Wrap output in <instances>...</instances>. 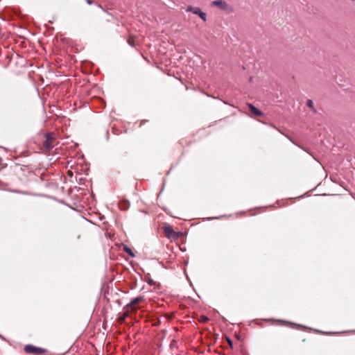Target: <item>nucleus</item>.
<instances>
[{
	"label": "nucleus",
	"mask_w": 355,
	"mask_h": 355,
	"mask_svg": "<svg viewBox=\"0 0 355 355\" xmlns=\"http://www.w3.org/2000/svg\"><path fill=\"white\" fill-rule=\"evenodd\" d=\"M162 229L167 238L174 240L178 238V233L173 230L171 225L164 224Z\"/></svg>",
	"instance_id": "4"
},
{
	"label": "nucleus",
	"mask_w": 355,
	"mask_h": 355,
	"mask_svg": "<svg viewBox=\"0 0 355 355\" xmlns=\"http://www.w3.org/2000/svg\"><path fill=\"white\" fill-rule=\"evenodd\" d=\"M212 6L219 7L222 10H227L228 8V5L227 3L223 0H216L212 1L211 3Z\"/></svg>",
	"instance_id": "6"
},
{
	"label": "nucleus",
	"mask_w": 355,
	"mask_h": 355,
	"mask_svg": "<svg viewBox=\"0 0 355 355\" xmlns=\"http://www.w3.org/2000/svg\"><path fill=\"white\" fill-rule=\"evenodd\" d=\"M306 105H307V106H309L311 108H313V103L311 100H308Z\"/></svg>",
	"instance_id": "13"
},
{
	"label": "nucleus",
	"mask_w": 355,
	"mask_h": 355,
	"mask_svg": "<svg viewBox=\"0 0 355 355\" xmlns=\"http://www.w3.org/2000/svg\"><path fill=\"white\" fill-rule=\"evenodd\" d=\"M226 341H227V343L228 345L230 346V347L231 349H233V347H234V344H233L232 340L230 338H227H227H226Z\"/></svg>",
	"instance_id": "12"
},
{
	"label": "nucleus",
	"mask_w": 355,
	"mask_h": 355,
	"mask_svg": "<svg viewBox=\"0 0 355 355\" xmlns=\"http://www.w3.org/2000/svg\"><path fill=\"white\" fill-rule=\"evenodd\" d=\"M87 3H89V4H92V3L90 0H87Z\"/></svg>",
	"instance_id": "15"
},
{
	"label": "nucleus",
	"mask_w": 355,
	"mask_h": 355,
	"mask_svg": "<svg viewBox=\"0 0 355 355\" xmlns=\"http://www.w3.org/2000/svg\"><path fill=\"white\" fill-rule=\"evenodd\" d=\"M209 320V319L208 318L207 316L206 315H200L199 318H198V322L202 323V324H205L207 323L208 321Z\"/></svg>",
	"instance_id": "11"
},
{
	"label": "nucleus",
	"mask_w": 355,
	"mask_h": 355,
	"mask_svg": "<svg viewBox=\"0 0 355 355\" xmlns=\"http://www.w3.org/2000/svg\"><path fill=\"white\" fill-rule=\"evenodd\" d=\"M119 206L121 210H127L130 206V203L127 200H122L119 202Z\"/></svg>",
	"instance_id": "8"
},
{
	"label": "nucleus",
	"mask_w": 355,
	"mask_h": 355,
	"mask_svg": "<svg viewBox=\"0 0 355 355\" xmlns=\"http://www.w3.org/2000/svg\"><path fill=\"white\" fill-rule=\"evenodd\" d=\"M187 11L191 12L193 14L198 15L204 21H206V17H207L206 13L202 12L199 8L189 6L187 8Z\"/></svg>",
	"instance_id": "5"
},
{
	"label": "nucleus",
	"mask_w": 355,
	"mask_h": 355,
	"mask_svg": "<svg viewBox=\"0 0 355 355\" xmlns=\"http://www.w3.org/2000/svg\"><path fill=\"white\" fill-rule=\"evenodd\" d=\"M159 284H157V285H156L157 290L159 288Z\"/></svg>",
	"instance_id": "16"
},
{
	"label": "nucleus",
	"mask_w": 355,
	"mask_h": 355,
	"mask_svg": "<svg viewBox=\"0 0 355 355\" xmlns=\"http://www.w3.org/2000/svg\"><path fill=\"white\" fill-rule=\"evenodd\" d=\"M24 349V352L27 354H37V355L42 354L47 352V350L46 349L37 347L33 345H25Z\"/></svg>",
	"instance_id": "3"
},
{
	"label": "nucleus",
	"mask_w": 355,
	"mask_h": 355,
	"mask_svg": "<svg viewBox=\"0 0 355 355\" xmlns=\"http://www.w3.org/2000/svg\"><path fill=\"white\" fill-rule=\"evenodd\" d=\"M68 173H69V175H71L72 174V173L71 171H69Z\"/></svg>",
	"instance_id": "18"
},
{
	"label": "nucleus",
	"mask_w": 355,
	"mask_h": 355,
	"mask_svg": "<svg viewBox=\"0 0 355 355\" xmlns=\"http://www.w3.org/2000/svg\"><path fill=\"white\" fill-rule=\"evenodd\" d=\"M139 301L140 298H136L123 308V313H121L118 318L119 323L122 324L128 317L132 318V313L137 311V308L136 305Z\"/></svg>",
	"instance_id": "1"
},
{
	"label": "nucleus",
	"mask_w": 355,
	"mask_h": 355,
	"mask_svg": "<svg viewBox=\"0 0 355 355\" xmlns=\"http://www.w3.org/2000/svg\"><path fill=\"white\" fill-rule=\"evenodd\" d=\"M157 306H162V304H159V300H157Z\"/></svg>",
	"instance_id": "14"
},
{
	"label": "nucleus",
	"mask_w": 355,
	"mask_h": 355,
	"mask_svg": "<svg viewBox=\"0 0 355 355\" xmlns=\"http://www.w3.org/2000/svg\"><path fill=\"white\" fill-rule=\"evenodd\" d=\"M242 353H243V355H248V354H245V352H243L242 351Z\"/></svg>",
	"instance_id": "17"
},
{
	"label": "nucleus",
	"mask_w": 355,
	"mask_h": 355,
	"mask_svg": "<svg viewBox=\"0 0 355 355\" xmlns=\"http://www.w3.org/2000/svg\"><path fill=\"white\" fill-rule=\"evenodd\" d=\"M250 111L256 116H261L262 112L252 105H249Z\"/></svg>",
	"instance_id": "7"
},
{
	"label": "nucleus",
	"mask_w": 355,
	"mask_h": 355,
	"mask_svg": "<svg viewBox=\"0 0 355 355\" xmlns=\"http://www.w3.org/2000/svg\"><path fill=\"white\" fill-rule=\"evenodd\" d=\"M56 145V138L54 133H46L44 135L43 147L45 150L49 151Z\"/></svg>",
	"instance_id": "2"
},
{
	"label": "nucleus",
	"mask_w": 355,
	"mask_h": 355,
	"mask_svg": "<svg viewBox=\"0 0 355 355\" xmlns=\"http://www.w3.org/2000/svg\"><path fill=\"white\" fill-rule=\"evenodd\" d=\"M123 250L128 253L131 257H135V254L133 251L126 245H123Z\"/></svg>",
	"instance_id": "9"
},
{
	"label": "nucleus",
	"mask_w": 355,
	"mask_h": 355,
	"mask_svg": "<svg viewBox=\"0 0 355 355\" xmlns=\"http://www.w3.org/2000/svg\"><path fill=\"white\" fill-rule=\"evenodd\" d=\"M128 43L131 46H135L137 44V40L135 37H133V36H130L129 37L128 40Z\"/></svg>",
	"instance_id": "10"
}]
</instances>
